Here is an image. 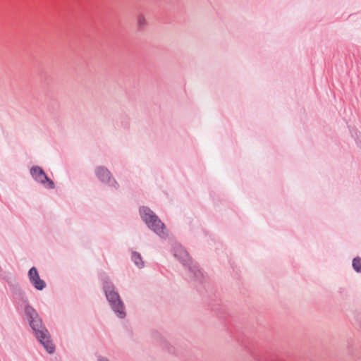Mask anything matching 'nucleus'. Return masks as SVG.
<instances>
[{
  "instance_id": "1",
  "label": "nucleus",
  "mask_w": 361,
  "mask_h": 361,
  "mask_svg": "<svg viewBox=\"0 0 361 361\" xmlns=\"http://www.w3.org/2000/svg\"><path fill=\"white\" fill-rule=\"evenodd\" d=\"M25 312L30 315V324L32 330L35 332L37 338L39 340L44 348L49 353L54 351V345L49 338L48 331L42 326V321L39 319L38 315L35 310L28 307L26 308Z\"/></svg>"
},
{
  "instance_id": "2",
  "label": "nucleus",
  "mask_w": 361,
  "mask_h": 361,
  "mask_svg": "<svg viewBox=\"0 0 361 361\" xmlns=\"http://www.w3.org/2000/svg\"><path fill=\"white\" fill-rule=\"evenodd\" d=\"M142 220L157 234L161 237L166 235V230L164 224L158 219L154 212L148 207H143L140 209Z\"/></svg>"
},
{
  "instance_id": "3",
  "label": "nucleus",
  "mask_w": 361,
  "mask_h": 361,
  "mask_svg": "<svg viewBox=\"0 0 361 361\" xmlns=\"http://www.w3.org/2000/svg\"><path fill=\"white\" fill-rule=\"evenodd\" d=\"M104 290L107 300L110 302L114 312L120 318L124 317L125 312L123 311V306L119 299L118 293L113 290H110V286L109 284L104 286Z\"/></svg>"
},
{
  "instance_id": "4",
  "label": "nucleus",
  "mask_w": 361,
  "mask_h": 361,
  "mask_svg": "<svg viewBox=\"0 0 361 361\" xmlns=\"http://www.w3.org/2000/svg\"><path fill=\"white\" fill-rule=\"evenodd\" d=\"M30 173L36 181L40 183L47 188L53 189L54 188V182L47 177L42 168L34 166L30 169Z\"/></svg>"
},
{
  "instance_id": "5",
  "label": "nucleus",
  "mask_w": 361,
  "mask_h": 361,
  "mask_svg": "<svg viewBox=\"0 0 361 361\" xmlns=\"http://www.w3.org/2000/svg\"><path fill=\"white\" fill-rule=\"evenodd\" d=\"M28 277L30 281L36 289L42 290L45 288L46 283L42 279H40L38 271L35 267H32L29 270Z\"/></svg>"
},
{
  "instance_id": "6",
  "label": "nucleus",
  "mask_w": 361,
  "mask_h": 361,
  "mask_svg": "<svg viewBox=\"0 0 361 361\" xmlns=\"http://www.w3.org/2000/svg\"><path fill=\"white\" fill-rule=\"evenodd\" d=\"M97 175L102 181H107L110 179L109 171L104 168H98L97 170Z\"/></svg>"
},
{
  "instance_id": "7",
  "label": "nucleus",
  "mask_w": 361,
  "mask_h": 361,
  "mask_svg": "<svg viewBox=\"0 0 361 361\" xmlns=\"http://www.w3.org/2000/svg\"><path fill=\"white\" fill-rule=\"evenodd\" d=\"M132 259L138 268H142L144 267V262L142 261L140 254L133 252L132 254Z\"/></svg>"
},
{
  "instance_id": "8",
  "label": "nucleus",
  "mask_w": 361,
  "mask_h": 361,
  "mask_svg": "<svg viewBox=\"0 0 361 361\" xmlns=\"http://www.w3.org/2000/svg\"><path fill=\"white\" fill-rule=\"evenodd\" d=\"M147 25V20L143 15H139L137 17V25L141 29L143 28Z\"/></svg>"
},
{
  "instance_id": "9",
  "label": "nucleus",
  "mask_w": 361,
  "mask_h": 361,
  "mask_svg": "<svg viewBox=\"0 0 361 361\" xmlns=\"http://www.w3.org/2000/svg\"><path fill=\"white\" fill-rule=\"evenodd\" d=\"M353 267L357 272H361V258H355L353 261Z\"/></svg>"
},
{
  "instance_id": "10",
  "label": "nucleus",
  "mask_w": 361,
  "mask_h": 361,
  "mask_svg": "<svg viewBox=\"0 0 361 361\" xmlns=\"http://www.w3.org/2000/svg\"><path fill=\"white\" fill-rule=\"evenodd\" d=\"M181 255L183 256V257H188V254L184 250H182L181 251Z\"/></svg>"
},
{
  "instance_id": "11",
  "label": "nucleus",
  "mask_w": 361,
  "mask_h": 361,
  "mask_svg": "<svg viewBox=\"0 0 361 361\" xmlns=\"http://www.w3.org/2000/svg\"><path fill=\"white\" fill-rule=\"evenodd\" d=\"M100 361H109V360L105 359V358H102V359L100 360Z\"/></svg>"
}]
</instances>
